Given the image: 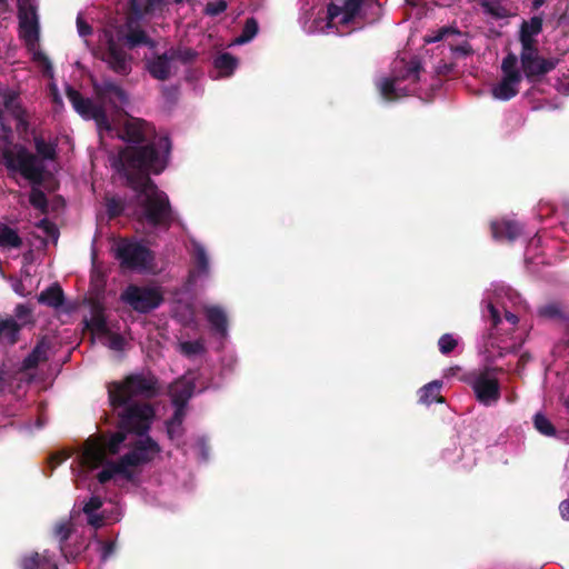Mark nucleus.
I'll return each mask as SVG.
<instances>
[{"label": "nucleus", "instance_id": "nucleus-1", "mask_svg": "<svg viewBox=\"0 0 569 569\" xmlns=\"http://www.w3.org/2000/svg\"><path fill=\"white\" fill-rule=\"evenodd\" d=\"M156 378L149 372L130 375L121 382L109 383V400L120 430L109 439L89 438L86 441L78 467L73 469L78 488L88 471L103 467L97 476L100 483L116 475L130 479L133 468L157 456L159 447L147 435L153 410L146 402L156 393Z\"/></svg>", "mask_w": 569, "mask_h": 569}, {"label": "nucleus", "instance_id": "nucleus-2", "mask_svg": "<svg viewBox=\"0 0 569 569\" xmlns=\"http://www.w3.org/2000/svg\"><path fill=\"white\" fill-rule=\"evenodd\" d=\"M118 136L129 146L112 164L136 192L134 216L152 227L169 228L173 220L169 198L149 177L164 170L171 147L169 139L157 137L153 127L144 120L128 116Z\"/></svg>", "mask_w": 569, "mask_h": 569}, {"label": "nucleus", "instance_id": "nucleus-3", "mask_svg": "<svg viewBox=\"0 0 569 569\" xmlns=\"http://www.w3.org/2000/svg\"><path fill=\"white\" fill-rule=\"evenodd\" d=\"M93 89L98 100L97 103L82 97L79 91L72 88L67 89V98L82 118L94 120L100 131L111 132L116 129V120L108 116L107 109L109 108L116 113L121 111L129 102L128 94L121 87L110 80L94 83Z\"/></svg>", "mask_w": 569, "mask_h": 569}, {"label": "nucleus", "instance_id": "nucleus-4", "mask_svg": "<svg viewBox=\"0 0 569 569\" xmlns=\"http://www.w3.org/2000/svg\"><path fill=\"white\" fill-rule=\"evenodd\" d=\"M0 161L7 168L11 177L20 173L31 183L29 202L36 209L46 212L48 201L44 192L40 189L44 171L42 161L21 144L1 148Z\"/></svg>", "mask_w": 569, "mask_h": 569}, {"label": "nucleus", "instance_id": "nucleus-5", "mask_svg": "<svg viewBox=\"0 0 569 569\" xmlns=\"http://www.w3.org/2000/svg\"><path fill=\"white\" fill-rule=\"evenodd\" d=\"M420 63L418 60L409 62L399 59L393 62L392 76L381 79L377 86L382 98L387 101H393L408 96L415 89L419 80Z\"/></svg>", "mask_w": 569, "mask_h": 569}, {"label": "nucleus", "instance_id": "nucleus-6", "mask_svg": "<svg viewBox=\"0 0 569 569\" xmlns=\"http://www.w3.org/2000/svg\"><path fill=\"white\" fill-rule=\"evenodd\" d=\"M197 52L190 48H170L162 54L147 60V69L158 80H167L173 76L179 64H186L194 60Z\"/></svg>", "mask_w": 569, "mask_h": 569}, {"label": "nucleus", "instance_id": "nucleus-7", "mask_svg": "<svg viewBox=\"0 0 569 569\" xmlns=\"http://www.w3.org/2000/svg\"><path fill=\"white\" fill-rule=\"evenodd\" d=\"M467 382L481 405L490 407L499 401L500 383L496 369L483 368L475 370L467 376Z\"/></svg>", "mask_w": 569, "mask_h": 569}, {"label": "nucleus", "instance_id": "nucleus-8", "mask_svg": "<svg viewBox=\"0 0 569 569\" xmlns=\"http://www.w3.org/2000/svg\"><path fill=\"white\" fill-rule=\"evenodd\" d=\"M113 30L104 29L99 36V54L101 60L108 63L110 69L119 74H128L131 71V58L119 46Z\"/></svg>", "mask_w": 569, "mask_h": 569}, {"label": "nucleus", "instance_id": "nucleus-9", "mask_svg": "<svg viewBox=\"0 0 569 569\" xmlns=\"http://www.w3.org/2000/svg\"><path fill=\"white\" fill-rule=\"evenodd\" d=\"M501 80L493 86L492 96L502 101L510 100L519 92V84L522 81V73L518 64V57L510 52L501 62Z\"/></svg>", "mask_w": 569, "mask_h": 569}, {"label": "nucleus", "instance_id": "nucleus-10", "mask_svg": "<svg viewBox=\"0 0 569 569\" xmlns=\"http://www.w3.org/2000/svg\"><path fill=\"white\" fill-rule=\"evenodd\" d=\"M33 323V311L24 305L19 303L12 316L0 317V342L14 345L19 340L22 328Z\"/></svg>", "mask_w": 569, "mask_h": 569}, {"label": "nucleus", "instance_id": "nucleus-11", "mask_svg": "<svg viewBox=\"0 0 569 569\" xmlns=\"http://www.w3.org/2000/svg\"><path fill=\"white\" fill-rule=\"evenodd\" d=\"M114 250L121 264L129 269L147 270L151 264L152 254L140 242L121 239L117 242Z\"/></svg>", "mask_w": 569, "mask_h": 569}, {"label": "nucleus", "instance_id": "nucleus-12", "mask_svg": "<svg viewBox=\"0 0 569 569\" xmlns=\"http://www.w3.org/2000/svg\"><path fill=\"white\" fill-rule=\"evenodd\" d=\"M520 60L522 76L528 80L542 77L553 70L558 63L557 59H546L539 54L537 46H521Z\"/></svg>", "mask_w": 569, "mask_h": 569}, {"label": "nucleus", "instance_id": "nucleus-13", "mask_svg": "<svg viewBox=\"0 0 569 569\" xmlns=\"http://www.w3.org/2000/svg\"><path fill=\"white\" fill-rule=\"evenodd\" d=\"M121 299L139 312H148L162 301L158 289L138 286H129L121 293Z\"/></svg>", "mask_w": 569, "mask_h": 569}, {"label": "nucleus", "instance_id": "nucleus-14", "mask_svg": "<svg viewBox=\"0 0 569 569\" xmlns=\"http://www.w3.org/2000/svg\"><path fill=\"white\" fill-rule=\"evenodd\" d=\"M508 302L516 305L519 302V297L511 289L505 287L499 288L495 300L488 298L486 308L493 326H498L501 321L500 308L503 310L505 318L510 325L516 326L518 323L519 318L509 310Z\"/></svg>", "mask_w": 569, "mask_h": 569}, {"label": "nucleus", "instance_id": "nucleus-15", "mask_svg": "<svg viewBox=\"0 0 569 569\" xmlns=\"http://www.w3.org/2000/svg\"><path fill=\"white\" fill-rule=\"evenodd\" d=\"M102 499L98 496H93L87 501L82 508L83 513L87 516L88 523L93 528H100L107 523V521H118L120 519V512L118 508L114 507L116 512L108 511L107 509H102Z\"/></svg>", "mask_w": 569, "mask_h": 569}, {"label": "nucleus", "instance_id": "nucleus-16", "mask_svg": "<svg viewBox=\"0 0 569 569\" xmlns=\"http://www.w3.org/2000/svg\"><path fill=\"white\" fill-rule=\"evenodd\" d=\"M363 0H345L342 7L330 4L327 10L326 18L328 20L327 28L337 26L338 23L347 26L358 14Z\"/></svg>", "mask_w": 569, "mask_h": 569}, {"label": "nucleus", "instance_id": "nucleus-17", "mask_svg": "<svg viewBox=\"0 0 569 569\" xmlns=\"http://www.w3.org/2000/svg\"><path fill=\"white\" fill-rule=\"evenodd\" d=\"M20 36L29 50H34L39 40V26L33 9L19 4Z\"/></svg>", "mask_w": 569, "mask_h": 569}, {"label": "nucleus", "instance_id": "nucleus-18", "mask_svg": "<svg viewBox=\"0 0 569 569\" xmlns=\"http://www.w3.org/2000/svg\"><path fill=\"white\" fill-rule=\"evenodd\" d=\"M191 256L193 268L189 273V282L194 284L201 278L209 274V258L206 249L197 241L191 242Z\"/></svg>", "mask_w": 569, "mask_h": 569}, {"label": "nucleus", "instance_id": "nucleus-19", "mask_svg": "<svg viewBox=\"0 0 569 569\" xmlns=\"http://www.w3.org/2000/svg\"><path fill=\"white\" fill-rule=\"evenodd\" d=\"M194 386L191 377H182L170 386V396L176 409L181 407L184 410V403L192 396Z\"/></svg>", "mask_w": 569, "mask_h": 569}, {"label": "nucleus", "instance_id": "nucleus-20", "mask_svg": "<svg viewBox=\"0 0 569 569\" xmlns=\"http://www.w3.org/2000/svg\"><path fill=\"white\" fill-rule=\"evenodd\" d=\"M521 230L520 224L511 220L493 221L491 223L492 237L497 240L513 241L520 236Z\"/></svg>", "mask_w": 569, "mask_h": 569}, {"label": "nucleus", "instance_id": "nucleus-21", "mask_svg": "<svg viewBox=\"0 0 569 569\" xmlns=\"http://www.w3.org/2000/svg\"><path fill=\"white\" fill-rule=\"evenodd\" d=\"M203 311L214 332L221 337H226L228 332V320L226 311L218 306H206Z\"/></svg>", "mask_w": 569, "mask_h": 569}, {"label": "nucleus", "instance_id": "nucleus-22", "mask_svg": "<svg viewBox=\"0 0 569 569\" xmlns=\"http://www.w3.org/2000/svg\"><path fill=\"white\" fill-rule=\"evenodd\" d=\"M542 30V19L532 17L528 21L521 23L519 41L521 46H537L536 37Z\"/></svg>", "mask_w": 569, "mask_h": 569}, {"label": "nucleus", "instance_id": "nucleus-23", "mask_svg": "<svg viewBox=\"0 0 569 569\" xmlns=\"http://www.w3.org/2000/svg\"><path fill=\"white\" fill-rule=\"evenodd\" d=\"M97 327L99 339L104 346L116 351L123 350L126 340L122 336L109 331L102 320H98Z\"/></svg>", "mask_w": 569, "mask_h": 569}, {"label": "nucleus", "instance_id": "nucleus-24", "mask_svg": "<svg viewBox=\"0 0 569 569\" xmlns=\"http://www.w3.org/2000/svg\"><path fill=\"white\" fill-rule=\"evenodd\" d=\"M23 569H58L57 563L51 559L49 553H31L22 559Z\"/></svg>", "mask_w": 569, "mask_h": 569}, {"label": "nucleus", "instance_id": "nucleus-25", "mask_svg": "<svg viewBox=\"0 0 569 569\" xmlns=\"http://www.w3.org/2000/svg\"><path fill=\"white\" fill-rule=\"evenodd\" d=\"M442 382L433 380L425 385L419 391V401L425 405H430L435 401L442 402V398L439 397Z\"/></svg>", "mask_w": 569, "mask_h": 569}, {"label": "nucleus", "instance_id": "nucleus-26", "mask_svg": "<svg viewBox=\"0 0 569 569\" xmlns=\"http://www.w3.org/2000/svg\"><path fill=\"white\" fill-rule=\"evenodd\" d=\"M38 301L42 305L58 308L63 303V292L58 284H52L39 295Z\"/></svg>", "mask_w": 569, "mask_h": 569}, {"label": "nucleus", "instance_id": "nucleus-27", "mask_svg": "<svg viewBox=\"0 0 569 569\" xmlns=\"http://www.w3.org/2000/svg\"><path fill=\"white\" fill-rule=\"evenodd\" d=\"M22 240L16 230L7 224L0 223V247L2 248H19Z\"/></svg>", "mask_w": 569, "mask_h": 569}, {"label": "nucleus", "instance_id": "nucleus-28", "mask_svg": "<svg viewBox=\"0 0 569 569\" xmlns=\"http://www.w3.org/2000/svg\"><path fill=\"white\" fill-rule=\"evenodd\" d=\"M49 346L44 341L39 342L32 352L24 359L26 368H33L47 359Z\"/></svg>", "mask_w": 569, "mask_h": 569}, {"label": "nucleus", "instance_id": "nucleus-29", "mask_svg": "<svg viewBox=\"0 0 569 569\" xmlns=\"http://www.w3.org/2000/svg\"><path fill=\"white\" fill-rule=\"evenodd\" d=\"M214 67L221 76H230L237 67V59L230 53H222L214 59Z\"/></svg>", "mask_w": 569, "mask_h": 569}, {"label": "nucleus", "instance_id": "nucleus-30", "mask_svg": "<svg viewBox=\"0 0 569 569\" xmlns=\"http://www.w3.org/2000/svg\"><path fill=\"white\" fill-rule=\"evenodd\" d=\"M184 417V410L179 407L176 409L173 417L167 423V432L170 439H176L181 436L182 421Z\"/></svg>", "mask_w": 569, "mask_h": 569}, {"label": "nucleus", "instance_id": "nucleus-31", "mask_svg": "<svg viewBox=\"0 0 569 569\" xmlns=\"http://www.w3.org/2000/svg\"><path fill=\"white\" fill-rule=\"evenodd\" d=\"M34 147H36L37 153L42 159L51 160L54 158V154H56L54 146L50 142H47L42 137H40V136L34 137Z\"/></svg>", "mask_w": 569, "mask_h": 569}, {"label": "nucleus", "instance_id": "nucleus-32", "mask_svg": "<svg viewBox=\"0 0 569 569\" xmlns=\"http://www.w3.org/2000/svg\"><path fill=\"white\" fill-rule=\"evenodd\" d=\"M536 429L543 436L552 437L556 435V429L551 421L542 413H537L533 418Z\"/></svg>", "mask_w": 569, "mask_h": 569}, {"label": "nucleus", "instance_id": "nucleus-33", "mask_svg": "<svg viewBox=\"0 0 569 569\" xmlns=\"http://www.w3.org/2000/svg\"><path fill=\"white\" fill-rule=\"evenodd\" d=\"M258 32V23L254 19H248L241 34L236 39V43L243 44L252 40Z\"/></svg>", "mask_w": 569, "mask_h": 569}, {"label": "nucleus", "instance_id": "nucleus-34", "mask_svg": "<svg viewBox=\"0 0 569 569\" xmlns=\"http://www.w3.org/2000/svg\"><path fill=\"white\" fill-rule=\"evenodd\" d=\"M179 350L181 353L192 357L197 355H201L204 351V346L202 341H184L179 343Z\"/></svg>", "mask_w": 569, "mask_h": 569}, {"label": "nucleus", "instance_id": "nucleus-35", "mask_svg": "<svg viewBox=\"0 0 569 569\" xmlns=\"http://www.w3.org/2000/svg\"><path fill=\"white\" fill-rule=\"evenodd\" d=\"M126 39L130 47H134L137 44H148L153 47V42L149 40L146 32L140 29H132L127 36Z\"/></svg>", "mask_w": 569, "mask_h": 569}, {"label": "nucleus", "instance_id": "nucleus-36", "mask_svg": "<svg viewBox=\"0 0 569 569\" xmlns=\"http://www.w3.org/2000/svg\"><path fill=\"white\" fill-rule=\"evenodd\" d=\"M459 32L450 27H442L438 31L433 32V34L426 38V42L432 43L441 40H447L449 37L457 36Z\"/></svg>", "mask_w": 569, "mask_h": 569}, {"label": "nucleus", "instance_id": "nucleus-37", "mask_svg": "<svg viewBox=\"0 0 569 569\" xmlns=\"http://www.w3.org/2000/svg\"><path fill=\"white\" fill-rule=\"evenodd\" d=\"M457 339L453 338V336L446 333L440 337L438 341L439 350L443 355H448L457 347Z\"/></svg>", "mask_w": 569, "mask_h": 569}, {"label": "nucleus", "instance_id": "nucleus-38", "mask_svg": "<svg viewBox=\"0 0 569 569\" xmlns=\"http://www.w3.org/2000/svg\"><path fill=\"white\" fill-rule=\"evenodd\" d=\"M71 533V523L70 522H59L54 527V536L60 540V542L66 541Z\"/></svg>", "mask_w": 569, "mask_h": 569}, {"label": "nucleus", "instance_id": "nucleus-39", "mask_svg": "<svg viewBox=\"0 0 569 569\" xmlns=\"http://www.w3.org/2000/svg\"><path fill=\"white\" fill-rule=\"evenodd\" d=\"M227 9V3L223 0L214 2H208L206 6V13L209 16H217L222 13Z\"/></svg>", "mask_w": 569, "mask_h": 569}, {"label": "nucleus", "instance_id": "nucleus-40", "mask_svg": "<svg viewBox=\"0 0 569 569\" xmlns=\"http://www.w3.org/2000/svg\"><path fill=\"white\" fill-rule=\"evenodd\" d=\"M107 210L110 217H116L120 214V212L123 210V206L121 203V200L119 199H108L107 200Z\"/></svg>", "mask_w": 569, "mask_h": 569}, {"label": "nucleus", "instance_id": "nucleus-41", "mask_svg": "<svg viewBox=\"0 0 569 569\" xmlns=\"http://www.w3.org/2000/svg\"><path fill=\"white\" fill-rule=\"evenodd\" d=\"M77 29L80 37H87L92 32L91 27L83 20L81 13H79L77 17Z\"/></svg>", "mask_w": 569, "mask_h": 569}, {"label": "nucleus", "instance_id": "nucleus-42", "mask_svg": "<svg viewBox=\"0 0 569 569\" xmlns=\"http://www.w3.org/2000/svg\"><path fill=\"white\" fill-rule=\"evenodd\" d=\"M38 227L40 229H42L50 237H56V234H57V229H56L54 224L46 219L41 220L38 223Z\"/></svg>", "mask_w": 569, "mask_h": 569}, {"label": "nucleus", "instance_id": "nucleus-43", "mask_svg": "<svg viewBox=\"0 0 569 569\" xmlns=\"http://www.w3.org/2000/svg\"><path fill=\"white\" fill-rule=\"evenodd\" d=\"M116 550V543L114 542H107L103 543L101 548V558L102 560L108 559Z\"/></svg>", "mask_w": 569, "mask_h": 569}, {"label": "nucleus", "instance_id": "nucleus-44", "mask_svg": "<svg viewBox=\"0 0 569 569\" xmlns=\"http://www.w3.org/2000/svg\"><path fill=\"white\" fill-rule=\"evenodd\" d=\"M559 510H560L561 517L566 520H569V499L565 500L560 503Z\"/></svg>", "mask_w": 569, "mask_h": 569}, {"label": "nucleus", "instance_id": "nucleus-45", "mask_svg": "<svg viewBox=\"0 0 569 569\" xmlns=\"http://www.w3.org/2000/svg\"><path fill=\"white\" fill-rule=\"evenodd\" d=\"M68 457L64 455H54L51 457V462L54 461L56 466L63 462Z\"/></svg>", "mask_w": 569, "mask_h": 569}, {"label": "nucleus", "instance_id": "nucleus-46", "mask_svg": "<svg viewBox=\"0 0 569 569\" xmlns=\"http://www.w3.org/2000/svg\"><path fill=\"white\" fill-rule=\"evenodd\" d=\"M546 0H532V7L535 9H538L540 8L543 3H545Z\"/></svg>", "mask_w": 569, "mask_h": 569}, {"label": "nucleus", "instance_id": "nucleus-47", "mask_svg": "<svg viewBox=\"0 0 569 569\" xmlns=\"http://www.w3.org/2000/svg\"><path fill=\"white\" fill-rule=\"evenodd\" d=\"M555 312H556V310L552 307H547L542 311L543 315H548V316H552Z\"/></svg>", "mask_w": 569, "mask_h": 569}, {"label": "nucleus", "instance_id": "nucleus-48", "mask_svg": "<svg viewBox=\"0 0 569 569\" xmlns=\"http://www.w3.org/2000/svg\"><path fill=\"white\" fill-rule=\"evenodd\" d=\"M455 50L456 51H460L463 54H467L469 52V49L466 48V47H462V46L461 47H456Z\"/></svg>", "mask_w": 569, "mask_h": 569}, {"label": "nucleus", "instance_id": "nucleus-49", "mask_svg": "<svg viewBox=\"0 0 569 569\" xmlns=\"http://www.w3.org/2000/svg\"><path fill=\"white\" fill-rule=\"evenodd\" d=\"M12 104H13V99H9V100L6 102V107H7V108H10Z\"/></svg>", "mask_w": 569, "mask_h": 569}, {"label": "nucleus", "instance_id": "nucleus-50", "mask_svg": "<svg viewBox=\"0 0 569 569\" xmlns=\"http://www.w3.org/2000/svg\"><path fill=\"white\" fill-rule=\"evenodd\" d=\"M44 422H46L44 420L39 419V420H38V427H42V426L44 425Z\"/></svg>", "mask_w": 569, "mask_h": 569}, {"label": "nucleus", "instance_id": "nucleus-51", "mask_svg": "<svg viewBox=\"0 0 569 569\" xmlns=\"http://www.w3.org/2000/svg\"><path fill=\"white\" fill-rule=\"evenodd\" d=\"M442 6H450V1L441 0Z\"/></svg>", "mask_w": 569, "mask_h": 569}, {"label": "nucleus", "instance_id": "nucleus-52", "mask_svg": "<svg viewBox=\"0 0 569 569\" xmlns=\"http://www.w3.org/2000/svg\"><path fill=\"white\" fill-rule=\"evenodd\" d=\"M6 4V0H0V6H4Z\"/></svg>", "mask_w": 569, "mask_h": 569}, {"label": "nucleus", "instance_id": "nucleus-53", "mask_svg": "<svg viewBox=\"0 0 569 569\" xmlns=\"http://www.w3.org/2000/svg\"><path fill=\"white\" fill-rule=\"evenodd\" d=\"M174 1L179 3V2H181L182 0H174Z\"/></svg>", "mask_w": 569, "mask_h": 569}]
</instances>
